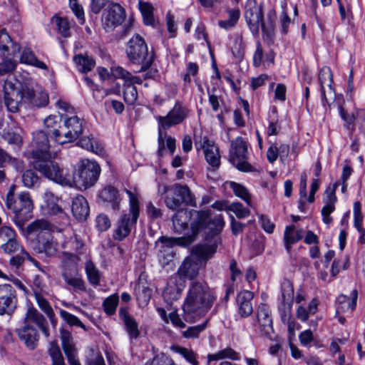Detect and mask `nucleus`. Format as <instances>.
Returning <instances> with one entry per match:
<instances>
[{
	"instance_id": "obj_1",
	"label": "nucleus",
	"mask_w": 365,
	"mask_h": 365,
	"mask_svg": "<svg viewBox=\"0 0 365 365\" xmlns=\"http://www.w3.org/2000/svg\"><path fill=\"white\" fill-rule=\"evenodd\" d=\"M48 135H50L43 130L33 133V145L35 147L31 153L34 158L33 166L45 178L61 185H70L72 180L64 173V170L57 163L47 158L49 149Z\"/></svg>"
},
{
	"instance_id": "obj_2",
	"label": "nucleus",
	"mask_w": 365,
	"mask_h": 365,
	"mask_svg": "<svg viewBox=\"0 0 365 365\" xmlns=\"http://www.w3.org/2000/svg\"><path fill=\"white\" fill-rule=\"evenodd\" d=\"M215 299L216 296L206 282H192L182 305L185 319L192 322L205 315Z\"/></svg>"
},
{
	"instance_id": "obj_3",
	"label": "nucleus",
	"mask_w": 365,
	"mask_h": 365,
	"mask_svg": "<svg viewBox=\"0 0 365 365\" xmlns=\"http://www.w3.org/2000/svg\"><path fill=\"white\" fill-rule=\"evenodd\" d=\"M54 226L45 220H37L30 223L26 231L29 235H36V250L48 257H53L58 252V243L53 238Z\"/></svg>"
},
{
	"instance_id": "obj_4",
	"label": "nucleus",
	"mask_w": 365,
	"mask_h": 365,
	"mask_svg": "<svg viewBox=\"0 0 365 365\" xmlns=\"http://www.w3.org/2000/svg\"><path fill=\"white\" fill-rule=\"evenodd\" d=\"M71 179V184L66 185L72 187L74 183L81 189L86 190L95 185L101 173L100 165L94 160L83 159L78 161L75 167L73 177L64 171Z\"/></svg>"
},
{
	"instance_id": "obj_5",
	"label": "nucleus",
	"mask_w": 365,
	"mask_h": 365,
	"mask_svg": "<svg viewBox=\"0 0 365 365\" xmlns=\"http://www.w3.org/2000/svg\"><path fill=\"white\" fill-rule=\"evenodd\" d=\"M160 192L166 194L165 204L170 210H178L182 204L197 207L195 197L186 185L175 183L170 186L165 185Z\"/></svg>"
},
{
	"instance_id": "obj_6",
	"label": "nucleus",
	"mask_w": 365,
	"mask_h": 365,
	"mask_svg": "<svg viewBox=\"0 0 365 365\" xmlns=\"http://www.w3.org/2000/svg\"><path fill=\"white\" fill-rule=\"evenodd\" d=\"M125 191L129 198V213L120 216L113 235L114 239L120 241L129 235L140 214V202L137 195L130 190L125 189Z\"/></svg>"
},
{
	"instance_id": "obj_7",
	"label": "nucleus",
	"mask_w": 365,
	"mask_h": 365,
	"mask_svg": "<svg viewBox=\"0 0 365 365\" xmlns=\"http://www.w3.org/2000/svg\"><path fill=\"white\" fill-rule=\"evenodd\" d=\"M126 54L133 63L140 65V71L148 69L153 61V54L148 51V46L142 36L134 35L128 42Z\"/></svg>"
},
{
	"instance_id": "obj_8",
	"label": "nucleus",
	"mask_w": 365,
	"mask_h": 365,
	"mask_svg": "<svg viewBox=\"0 0 365 365\" xmlns=\"http://www.w3.org/2000/svg\"><path fill=\"white\" fill-rule=\"evenodd\" d=\"M16 186L12 185L6 195V207L19 216L27 217L33 210L34 205L28 192H21L15 196Z\"/></svg>"
},
{
	"instance_id": "obj_9",
	"label": "nucleus",
	"mask_w": 365,
	"mask_h": 365,
	"mask_svg": "<svg viewBox=\"0 0 365 365\" xmlns=\"http://www.w3.org/2000/svg\"><path fill=\"white\" fill-rule=\"evenodd\" d=\"M247 143L241 137H237L231 141L230 150V161L239 170L251 172L252 166L247 162L248 160Z\"/></svg>"
},
{
	"instance_id": "obj_10",
	"label": "nucleus",
	"mask_w": 365,
	"mask_h": 365,
	"mask_svg": "<svg viewBox=\"0 0 365 365\" xmlns=\"http://www.w3.org/2000/svg\"><path fill=\"white\" fill-rule=\"evenodd\" d=\"M245 16L251 32L257 35L259 26L264 33H269L273 29L272 24L266 26L263 21V13L262 8L256 0H247L245 6Z\"/></svg>"
},
{
	"instance_id": "obj_11",
	"label": "nucleus",
	"mask_w": 365,
	"mask_h": 365,
	"mask_svg": "<svg viewBox=\"0 0 365 365\" xmlns=\"http://www.w3.org/2000/svg\"><path fill=\"white\" fill-rule=\"evenodd\" d=\"M196 219L192 223V229L196 232L207 228L212 235H217L222 231L225 226V221L222 215L210 217L207 211H195Z\"/></svg>"
},
{
	"instance_id": "obj_12",
	"label": "nucleus",
	"mask_w": 365,
	"mask_h": 365,
	"mask_svg": "<svg viewBox=\"0 0 365 365\" xmlns=\"http://www.w3.org/2000/svg\"><path fill=\"white\" fill-rule=\"evenodd\" d=\"M189 113L188 108L182 101H178L165 116L158 118V125L160 129L167 130L182 123L188 117Z\"/></svg>"
},
{
	"instance_id": "obj_13",
	"label": "nucleus",
	"mask_w": 365,
	"mask_h": 365,
	"mask_svg": "<svg viewBox=\"0 0 365 365\" xmlns=\"http://www.w3.org/2000/svg\"><path fill=\"white\" fill-rule=\"evenodd\" d=\"M17 304L15 289L9 284H0V315H11Z\"/></svg>"
},
{
	"instance_id": "obj_14",
	"label": "nucleus",
	"mask_w": 365,
	"mask_h": 365,
	"mask_svg": "<svg viewBox=\"0 0 365 365\" xmlns=\"http://www.w3.org/2000/svg\"><path fill=\"white\" fill-rule=\"evenodd\" d=\"M255 327L259 328V331L262 336L271 337L274 331L272 319L271 317V310L266 304H260L257 310V322L254 324Z\"/></svg>"
},
{
	"instance_id": "obj_15",
	"label": "nucleus",
	"mask_w": 365,
	"mask_h": 365,
	"mask_svg": "<svg viewBox=\"0 0 365 365\" xmlns=\"http://www.w3.org/2000/svg\"><path fill=\"white\" fill-rule=\"evenodd\" d=\"M83 122L76 115L65 118L61 131L63 144L72 142L80 136L83 132Z\"/></svg>"
},
{
	"instance_id": "obj_16",
	"label": "nucleus",
	"mask_w": 365,
	"mask_h": 365,
	"mask_svg": "<svg viewBox=\"0 0 365 365\" xmlns=\"http://www.w3.org/2000/svg\"><path fill=\"white\" fill-rule=\"evenodd\" d=\"M125 17L124 9L118 4H109L106 14L103 15V24L108 31L120 25Z\"/></svg>"
},
{
	"instance_id": "obj_17",
	"label": "nucleus",
	"mask_w": 365,
	"mask_h": 365,
	"mask_svg": "<svg viewBox=\"0 0 365 365\" xmlns=\"http://www.w3.org/2000/svg\"><path fill=\"white\" fill-rule=\"evenodd\" d=\"M185 287L184 280L179 279L178 276L173 275L170 277L163 292V299L168 304H172L174 301L180 299Z\"/></svg>"
},
{
	"instance_id": "obj_18",
	"label": "nucleus",
	"mask_w": 365,
	"mask_h": 365,
	"mask_svg": "<svg viewBox=\"0 0 365 365\" xmlns=\"http://www.w3.org/2000/svg\"><path fill=\"white\" fill-rule=\"evenodd\" d=\"M339 115L347 129L353 132L355 126H358L360 131L365 134V109H358L351 115L346 113L341 106H339Z\"/></svg>"
},
{
	"instance_id": "obj_19",
	"label": "nucleus",
	"mask_w": 365,
	"mask_h": 365,
	"mask_svg": "<svg viewBox=\"0 0 365 365\" xmlns=\"http://www.w3.org/2000/svg\"><path fill=\"white\" fill-rule=\"evenodd\" d=\"M61 277L68 287L72 288L75 292L86 291L85 282L81 274L78 273V268L61 269Z\"/></svg>"
},
{
	"instance_id": "obj_20",
	"label": "nucleus",
	"mask_w": 365,
	"mask_h": 365,
	"mask_svg": "<svg viewBox=\"0 0 365 365\" xmlns=\"http://www.w3.org/2000/svg\"><path fill=\"white\" fill-rule=\"evenodd\" d=\"M61 277L68 287L72 288L75 292L86 291L85 282L81 274L78 273V268L61 269Z\"/></svg>"
},
{
	"instance_id": "obj_21",
	"label": "nucleus",
	"mask_w": 365,
	"mask_h": 365,
	"mask_svg": "<svg viewBox=\"0 0 365 365\" xmlns=\"http://www.w3.org/2000/svg\"><path fill=\"white\" fill-rule=\"evenodd\" d=\"M4 105L11 113L19 111L20 106V97L18 90L11 81H5L3 87Z\"/></svg>"
},
{
	"instance_id": "obj_22",
	"label": "nucleus",
	"mask_w": 365,
	"mask_h": 365,
	"mask_svg": "<svg viewBox=\"0 0 365 365\" xmlns=\"http://www.w3.org/2000/svg\"><path fill=\"white\" fill-rule=\"evenodd\" d=\"M62 120L58 115H49L43 121L45 132L49 134L58 144H63L62 128Z\"/></svg>"
},
{
	"instance_id": "obj_23",
	"label": "nucleus",
	"mask_w": 365,
	"mask_h": 365,
	"mask_svg": "<svg viewBox=\"0 0 365 365\" xmlns=\"http://www.w3.org/2000/svg\"><path fill=\"white\" fill-rule=\"evenodd\" d=\"M319 82L321 87L322 100L328 102L327 96L333 98L335 96L332 88V73L329 67H323L319 73Z\"/></svg>"
},
{
	"instance_id": "obj_24",
	"label": "nucleus",
	"mask_w": 365,
	"mask_h": 365,
	"mask_svg": "<svg viewBox=\"0 0 365 365\" xmlns=\"http://www.w3.org/2000/svg\"><path fill=\"white\" fill-rule=\"evenodd\" d=\"M199 269V261L192 257H187L184 259L180 266L177 274H175V276H178V278L181 279L182 280L185 278L192 279L198 274Z\"/></svg>"
},
{
	"instance_id": "obj_25",
	"label": "nucleus",
	"mask_w": 365,
	"mask_h": 365,
	"mask_svg": "<svg viewBox=\"0 0 365 365\" xmlns=\"http://www.w3.org/2000/svg\"><path fill=\"white\" fill-rule=\"evenodd\" d=\"M282 302L279 306V310H284V317L288 316L292 311L294 301V288L292 283L289 280H284L281 285Z\"/></svg>"
},
{
	"instance_id": "obj_26",
	"label": "nucleus",
	"mask_w": 365,
	"mask_h": 365,
	"mask_svg": "<svg viewBox=\"0 0 365 365\" xmlns=\"http://www.w3.org/2000/svg\"><path fill=\"white\" fill-rule=\"evenodd\" d=\"M24 322H26V324H30V322L34 323L46 338L49 337L50 334L46 319L34 307L28 309Z\"/></svg>"
},
{
	"instance_id": "obj_27",
	"label": "nucleus",
	"mask_w": 365,
	"mask_h": 365,
	"mask_svg": "<svg viewBox=\"0 0 365 365\" xmlns=\"http://www.w3.org/2000/svg\"><path fill=\"white\" fill-rule=\"evenodd\" d=\"M43 200L45 205L43 209L45 212L48 215H59L62 218L67 217L66 214L63 212L61 206L58 205V202L59 198L56 196L50 190H46L43 194Z\"/></svg>"
},
{
	"instance_id": "obj_28",
	"label": "nucleus",
	"mask_w": 365,
	"mask_h": 365,
	"mask_svg": "<svg viewBox=\"0 0 365 365\" xmlns=\"http://www.w3.org/2000/svg\"><path fill=\"white\" fill-rule=\"evenodd\" d=\"M19 337L27 347L34 349L38 340V334L32 325L24 322V325L18 330Z\"/></svg>"
},
{
	"instance_id": "obj_29",
	"label": "nucleus",
	"mask_w": 365,
	"mask_h": 365,
	"mask_svg": "<svg viewBox=\"0 0 365 365\" xmlns=\"http://www.w3.org/2000/svg\"><path fill=\"white\" fill-rule=\"evenodd\" d=\"M202 148L204 150L205 157L207 163L215 169L218 168L220 155L219 149L214 142L210 141L207 138H204Z\"/></svg>"
},
{
	"instance_id": "obj_30",
	"label": "nucleus",
	"mask_w": 365,
	"mask_h": 365,
	"mask_svg": "<svg viewBox=\"0 0 365 365\" xmlns=\"http://www.w3.org/2000/svg\"><path fill=\"white\" fill-rule=\"evenodd\" d=\"M71 211L78 221H84L89 215L90 208L86 199L83 195H77L72 200Z\"/></svg>"
},
{
	"instance_id": "obj_31",
	"label": "nucleus",
	"mask_w": 365,
	"mask_h": 365,
	"mask_svg": "<svg viewBox=\"0 0 365 365\" xmlns=\"http://www.w3.org/2000/svg\"><path fill=\"white\" fill-rule=\"evenodd\" d=\"M358 298V292L354 289L351 293V297L341 294L336 300V314H339L346 312H353L356 306V300Z\"/></svg>"
},
{
	"instance_id": "obj_32",
	"label": "nucleus",
	"mask_w": 365,
	"mask_h": 365,
	"mask_svg": "<svg viewBox=\"0 0 365 365\" xmlns=\"http://www.w3.org/2000/svg\"><path fill=\"white\" fill-rule=\"evenodd\" d=\"M253 297V293L249 291H244L237 295L238 312L242 317H247L252 313Z\"/></svg>"
},
{
	"instance_id": "obj_33",
	"label": "nucleus",
	"mask_w": 365,
	"mask_h": 365,
	"mask_svg": "<svg viewBox=\"0 0 365 365\" xmlns=\"http://www.w3.org/2000/svg\"><path fill=\"white\" fill-rule=\"evenodd\" d=\"M110 74L115 78L123 79L125 83L130 85L141 84L143 82V80L140 77L133 76L130 72L119 66H112L110 68Z\"/></svg>"
},
{
	"instance_id": "obj_34",
	"label": "nucleus",
	"mask_w": 365,
	"mask_h": 365,
	"mask_svg": "<svg viewBox=\"0 0 365 365\" xmlns=\"http://www.w3.org/2000/svg\"><path fill=\"white\" fill-rule=\"evenodd\" d=\"M0 50L8 52L9 55L13 56H15L20 51L19 45L12 41L4 29L0 31Z\"/></svg>"
},
{
	"instance_id": "obj_35",
	"label": "nucleus",
	"mask_w": 365,
	"mask_h": 365,
	"mask_svg": "<svg viewBox=\"0 0 365 365\" xmlns=\"http://www.w3.org/2000/svg\"><path fill=\"white\" fill-rule=\"evenodd\" d=\"M303 230H299L295 231L294 225L287 226L284 232V242L286 250L289 252L292 249V245L297 243L302 239Z\"/></svg>"
},
{
	"instance_id": "obj_36",
	"label": "nucleus",
	"mask_w": 365,
	"mask_h": 365,
	"mask_svg": "<svg viewBox=\"0 0 365 365\" xmlns=\"http://www.w3.org/2000/svg\"><path fill=\"white\" fill-rule=\"evenodd\" d=\"M99 197L104 202L111 205L113 210L119 208L120 198L118 190L113 186L104 187L99 194Z\"/></svg>"
},
{
	"instance_id": "obj_37",
	"label": "nucleus",
	"mask_w": 365,
	"mask_h": 365,
	"mask_svg": "<svg viewBox=\"0 0 365 365\" xmlns=\"http://www.w3.org/2000/svg\"><path fill=\"white\" fill-rule=\"evenodd\" d=\"M35 300L36 302L38 307V308L45 313V314L48 317L49 319L52 326L55 327L56 326V320L55 319V314L50 304V303L48 302V300L44 297L43 293H38L36 292L35 295Z\"/></svg>"
},
{
	"instance_id": "obj_38",
	"label": "nucleus",
	"mask_w": 365,
	"mask_h": 365,
	"mask_svg": "<svg viewBox=\"0 0 365 365\" xmlns=\"http://www.w3.org/2000/svg\"><path fill=\"white\" fill-rule=\"evenodd\" d=\"M120 317L123 320L126 330L131 338L136 339L139 336L138 324L132 318L125 309L121 308L119 310Z\"/></svg>"
},
{
	"instance_id": "obj_39",
	"label": "nucleus",
	"mask_w": 365,
	"mask_h": 365,
	"mask_svg": "<svg viewBox=\"0 0 365 365\" xmlns=\"http://www.w3.org/2000/svg\"><path fill=\"white\" fill-rule=\"evenodd\" d=\"M173 216V229L177 233H182L187 227L188 215L186 210L178 209Z\"/></svg>"
},
{
	"instance_id": "obj_40",
	"label": "nucleus",
	"mask_w": 365,
	"mask_h": 365,
	"mask_svg": "<svg viewBox=\"0 0 365 365\" xmlns=\"http://www.w3.org/2000/svg\"><path fill=\"white\" fill-rule=\"evenodd\" d=\"M73 60L78 68L81 72L86 73L91 71L95 66L96 62L93 58L83 54L75 55Z\"/></svg>"
},
{
	"instance_id": "obj_41",
	"label": "nucleus",
	"mask_w": 365,
	"mask_h": 365,
	"mask_svg": "<svg viewBox=\"0 0 365 365\" xmlns=\"http://www.w3.org/2000/svg\"><path fill=\"white\" fill-rule=\"evenodd\" d=\"M225 359L232 361H239L241 357L240 354L231 347H226L224 349L218 351L215 354H208L207 356L209 361L223 360Z\"/></svg>"
},
{
	"instance_id": "obj_42",
	"label": "nucleus",
	"mask_w": 365,
	"mask_h": 365,
	"mask_svg": "<svg viewBox=\"0 0 365 365\" xmlns=\"http://www.w3.org/2000/svg\"><path fill=\"white\" fill-rule=\"evenodd\" d=\"M78 145L82 148L91 151L97 155L103 153V145L92 136H86L81 138L78 142Z\"/></svg>"
},
{
	"instance_id": "obj_43",
	"label": "nucleus",
	"mask_w": 365,
	"mask_h": 365,
	"mask_svg": "<svg viewBox=\"0 0 365 365\" xmlns=\"http://www.w3.org/2000/svg\"><path fill=\"white\" fill-rule=\"evenodd\" d=\"M20 60L23 63L31 65L41 69L47 70V66L43 61L38 60L29 48L24 49Z\"/></svg>"
},
{
	"instance_id": "obj_44",
	"label": "nucleus",
	"mask_w": 365,
	"mask_h": 365,
	"mask_svg": "<svg viewBox=\"0 0 365 365\" xmlns=\"http://www.w3.org/2000/svg\"><path fill=\"white\" fill-rule=\"evenodd\" d=\"M138 5L145 24L149 26L154 25L155 20L153 18V7L152 4L148 2L139 1Z\"/></svg>"
},
{
	"instance_id": "obj_45",
	"label": "nucleus",
	"mask_w": 365,
	"mask_h": 365,
	"mask_svg": "<svg viewBox=\"0 0 365 365\" xmlns=\"http://www.w3.org/2000/svg\"><path fill=\"white\" fill-rule=\"evenodd\" d=\"M171 349L173 352L182 356L187 362L192 365L199 364V361L197 359V354L192 349L180 346H173Z\"/></svg>"
},
{
	"instance_id": "obj_46",
	"label": "nucleus",
	"mask_w": 365,
	"mask_h": 365,
	"mask_svg": "<svg viewBox=\"0 0 365 365\" xmlns=\"http://www.w3.org/2000/svg\"><path fill=\"white\" fill-rule=\"evenodd\" d=\"M85 269L89 282L94 286L98 285L101 278L100 272L91 260L86 261Z\"/></svg>"
},
{
	"instance_id": "obj_47",
	"label": "nucleus",
	"mask_w": 365,
	"mask_h": 365,
	"mask_svg": "<svg viewBox=\"0 0 365 365\" xmlns=\"http://www.w3.org/2000/svg\"><path fill=\"white\" fill-rule=\"evenodd\" d=\"M227 13L228 19L218 22L219 26L225 29L235 26L240 16V11L239 9H230L228 10Z\"/></svg>"
},
{
	"instance_id": "obj_48",
	"label": "nucleus",
	"mask_w": 365,
	"mask_h": 365,
	"mask_svg": "<svg viewBox=\"0 0 365 365\" xmlns=\"http://www.w3.org/2000/svg\"><path fill=\"white\" fill-rule=\"evenodd\" d=\"M24 185L28 188L38 187L40 178L32 170H26L22 175Z\"/></svg>"
},
{
	"instance_id": "obj_49",
	"label": "nucleus",
	"mask_w": 365,
	"mask_h": 365,
	"mask_svg": "<svg viewBox=\"0 0 365 365\" xmlns=\"http://www.w3.org/2000/svg\"><path fill=\"white\" fill-rule=\"evenodd\" d=\"M231 187L236 196L243 200L248 206H252L251 195L245 186L232 182H231Z\"/></svg>"
},
{
	"instance_id": "obj_50",
	"label": "nucleus",
	"mask_w": 365,
	"mask_h": 365,
	"mask_svg": "<svg viewBox=\"0 0 365 365\" xmlns=\"http://www.w3.org/2000/svg\"><path fill=\"white\" fill-rule=\"evenodd\" d=\"M123 98L125 103L128 105L134 104L138 99V91L135 86L124 82Z\"/></svg>"
},
{
	"instance_id": "obj_51",
	"label": "nucleus",
	"mask_w": 365,
	"mask_h": 365,
	"mask_svg": "<svg viewBox=\"0 0 365 365\" xmlns=\"http://www.w3.org/2000/svg\"><path fill=\"white\" fill-rule=\"evenodd\" d=\"M1 250L4 251V253L9 255L14 253L22 254L25 256V257H29V253L24 250V247L17 240L14 241H11L8 245L4 246V247H1Z\"/></svg>"
},
{
	"instance_id": "obj_52",
	"label": "nucleus",
	"mask_w": 365,
	"mask_h": 365,
	"mask_svg": "<svg viewBox=\"0 0 365 365\" xmlns=\"http://www.w3.org/2000/svg\"><path fill=\"white\" fill-rule=\"evenodd\" d=\"M16 62L7 56H0V75L3 76L12 72L16 68Z\"/></svg>"
},
{
	"instance_id": "obj_53",
	"label": "nucleus",
	"mask_w": 365,
	"mask_h": 365,
	"mask_svg": "<svg viewBox=\"0 0 365 365\" xmlns=\"http://www.w3.org/2000/svg\"><path fill=\"white\" fill-rule=\"evenodd\" d=\"M80 261V258L76 255L64 252L62 259V267L63 269H71V268H78V264Z\"/></svg>"
},
{
	"instance_id": "obj_54",
	"label": "nucleus",
	"mask_w": 365,
	"mask_h": 365,
	"mask_svg": "<svg viewBox=\"0 0 365 365\" xmlns=\"http://www.w3.org/2000/svg\"><path fill=\"white\" fill-rule=\"evenodd\" d=\"M118 304V296L117 294L110 295L107 297L103 303L104 311L108 315H112L115 313Z\"/></svg>"
},
{
	"instance_id": "obj_55",
	"label": "nucleus",
	"mask_w": 365,
	"mask_h": 365,
	"mask_svg": "<svg viewBox=\"0 0 365 365\" xmlns=\"http://www.w3.org/2000/svg\"><path fill=\"white\" fill-rule=\"evenodd\" d=\"M60 316L70 326H76L83 328L86 329L85 325L81 322V321L75 315L68 312L66 310L61 309L60 310Z\"/></svg>"
},
{
	"instance_id": "obj_56",
	"label": "nucleus",
	"mask_w": 365,
	"mask_h": 365,
	"mask_svg": "<svg viewBox=\"0 0 365 365\" xmlns=\"http://www.w3.org/2000/svg\"><path fill=\"white\" fill-rule=\"evenodd\" d=\"M207 322L202 324L190 327L186 330L182 332L183 337L186 339L197 338L200 334L205 329Z\"/></svg>"
},
{
	"instance_id": "obj_57",
	"label": "nucleus",
	"mask_w": 365,
	"mask_h": 365,
	"mask_svg": "<svg viewBox=\"0 0 365 365\" xmlns=\"http://www.w3.org/2000/svg\"><path fill=\"white\" fill-rule=\"evenodd\" d=\"M55 23L57 26L58 32L63 37L66 38L70 36V25L68 21L66 19L56 17L55 19Z\"/></svg>"
},
{
	"instance_id": "obj_58",
	"label": "nucleus",
	"mask_w": 365,
	"mask_h": 365,
	"mask_svg": "<svg viewBox=\"0 0 365 365\" xmlns=\"http://www.w3.org/2000/svg\"><path fill=\"white\" fill-rule=\"evenodd\" d=\"M229 211L234 212L238 218H245L250 214V210L240 202H233L230 205Z\"/></svg>"
},
{
	"instance_id": "obj_59",
	"label": "nucleus",
	"mask_w": 365,
	"mask_h": 365,
	"mask_svg": "<svg viewBox=\"0 0 365 365\" xmlns=\"http://www.w3.org/2000/svg\"><path fill=\"white\" fill-rule=\"evenodd\" d=\"M48 103V96L44 91L35 92L31 105L36 107L46 106Z\"/></svg>"
},
{
	"instance_id": "obj_60",
	"label": "nucleus",
	"mask_w": 365,
	"mask_h": 365,
	"mask_svg": "<svg viewBox=\"0 0 365 365\" xmlns=\"http://www.w3.org/2000/svg\"><path fill=\"white\" fill-rule=\"evenodd\" d=\"M61 338L62 341L63 349L66 354L75 351V348L71 340V335L68 331L61 330Z\"/></svg>"
},
{
	"instance_id": "obj_61",
	"label": "nucleus",
	"mask_w": 365,
	"mask_h": 365,
	"mask_svg": "<svg viewBox=\"0 0 365 365\" xmlns=\"http://www.w3.org/2000/svg\"><path fill=\"white\" fill-rule=\"evenodd\" d=\"M151 295L152 290L148 287H143L136 291V298L142 305H146L149 302Z\"/></svg>"
},
{
	"instance_id": "obj_62",
	"label": "nucleus",
	"mask_w": 365,
	"mask_h": 365,
	"mask_svg": "<svg viewBox=\"0 0 365 365\" xmlns=\"http://www.w3.org/2000/svg\"><path fill=\"white\" fill-rule=\"evenodd\" d=\"M49 354L53 365H65L63 357L58 346L52 345L49 349Z\"/></svg>"
},
{
	"instance_id": "obj_63",
	"label": "nucleus",
	"mask_w": 365,
	"mask_h": 365,
	"mask_svg": "<svg viewBox=\"0 0 365 365\" xmlns=\"http://www.w3.org/2000/svg\"><path fill=\"white\" fill-rule=\"evenodd\" d=\"M145 365H175L174 361L164 356H156L151 361H147Z\"/></svg>"
},
{
	"instance_id": "obj_64",
	"label": "nucleus",
	"mask_w": 365,
	"mask_h": 365,
	"mask_svg": "<svg viewBox=\"0 0 365 365\" xmlns=\"http://www.w3.org/2000/svg\"><path fill=\"white\" fill-rule=\"evenodd\" d=\"M18 92L19 97H20L21 100L27 103H31V101L33 99L34 95L35 93V91L32 88H30L28 86H24L21 90H18Z\"/></svg>"
}]
</instances>
